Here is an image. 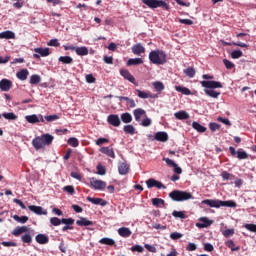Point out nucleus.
Segmentation results:
<instances>
[{
  "instance_id": "nucleus-31",
  "label": "nucleus",
  "mask_w": 256,
  "mask_h": 256,
  "mask_svg": "<svg viewBox=\"0 0 256 256\" xmlns=\"http://www.w3.org/2000/svg\"><path fill=\"white\" fill-rule=\"evenodd\" d=\"M144 64V60L141 58H131L129 60H126V66H138Z\"/></svg>"
},
{
  "instance_id": "nucleus-32",
  "label": "nucleus",
  "mask_w": 256,
  "mask_h": 256,
  "mask_svg": "<svg viewBox=\"0 0 256 256\" xmlns=\"http://www.w3.org/2000/svg\"><path fill=\"white\" fill-rule=\"evenodd\" d=\"M174 118L180 121L189 120V113H185V111H177L174 113Z\"/></svg>"
},
{
  "instance_id": "nucleus-27",
  "label": "nucleus",
  "mask_w": 256,
  "mask_h": 256,
  "mask_svg": "<svg viewBox=\"0 0 256 256\" xmlns=\"http://www.w3.org/2000/svg\"><path fill=\"white\" fill-rule=\"evenodd\" d=\"M34 241L40 245L48 244V236H45V234H37V236H34Z\"/></svg>"
},
{
  "instance_id": "nucleus-38",
  "label": "nucleus",
  "mask_w": 256,
  "mask_h": 256,
  "mask_svg": "<svg viewBox=\"0 0 256 256\" xmlns=\"http://www.w3.org/2000/svg\"><path fill=\"white\" fill-rule=\"evenodd\" d=\"M38 119H43L46 122H54L57 121V119H60L57 115H47V116H40Z\"/></svg>"
},
{
  "instance_id": "nucleus-23",
  "label": "nucleus",
  "mask_w": 256,
  "mask_h": 256,
  "mask_svg": "<svg viewBox=\"0 0 256 256\" xmlns=\"http://www.w3.org/2000/svg\"><path fill=\"white\" fill-rule=\"evenodd\" d=\"M118 174L120 175H126L129 174V164H126L124 162H120L118 164Z\"/></svg>"
},
{
  "instance_id": "nucleus-11",
  "label": "nucleus",
  "mask_w": 256,
  "mask_h": 256,
  "mask_svg": "<svg viewBox=\"0 0 256 256\" xmlns=\"http://www.w3.org/2000/svg\"><path fill=\"white\" fill-rule=\"evenodd\" d=\"M108 125H111L114 128L120 127V123H123V120L117 119V114L108 115L106 118Z\"/></svg>"
},
{
  "instance_id": "nucleus-2",
  "label": "nucleus",
  "mask_w": 256,
  "mask_h": 256,
  "mask_svg": "<svg viewBox=\"0 0 256 256\" xmlns=\"http://www.w3.org/2000/svg\"><path fill=\"white\" fill-rule=\"evenodd\" d=\"M201 205H207V207L218 209L221 207L236 208V202L232 200L221 201L218 199H204L201 201Z\"/></svg>"
},
{
  "instance_id": "nucleus-43",
  "label": "nucleus",
  "mask_w": 256,
  "mask_h": 256,
  "mask_svg": "<svg viewBox=\"0 0 256 256\" xmlns=\"http://www.w3.org/2000/svg\"><path fill=\"white\" fill-rule=\"evenodd\" d=\"M223 45L225 46H236V47H240V48H248V45H246L245 43L242 42H223Z\"/></svg>"
},
{
  "instance_id": "nucleus-17",
  "label": "nucleus",
  "mask_w": 256,
  "mask_h": 256,
  "mask_svg": "<svg viewBox=\"0 0 256 256\" xmlns=\"http://www.w3.org/2000/svg\"><path fill=\"white\" fill-rule=\"evenodd\" d=\"M153 140H156L161 143L168 142V133L165 132H156L155 135H153Z\"/></svg>"
},
{
  "instance_id": "nucleus-48",
  "label": "nucleus",
  "mask_w": 256,
  "mask_h": 256,
  "mask_svg": "<svg viewBox=\"0 0 256 256\" xmlns=\"http://www.w3.org/2000/svg\"><path fill=\"white\" fill-rule=\"evenodd\" d=\"M39 81H41L39 75H31L30 80H28V83H30L31 85H37L39 84Z\"/></svg>"
},
{
  "instance_id": "nucleus-28",
  "label": "nucleus",
  "mask_w": 256,
  "mask_h": 256,
  "mask_svg": "<svg viewBox=\"0 0 256 256\" xmlns=\"http://www.w3.org/2000/svg\"><path fill=\"white\" fill-rule=\"evenodd\" d=\"M135 92H137V96L140 99H156V95H152L150 93L141 91V90H135Z\"/></svg>"
},
{
  "instance_id": "nucleus-46",
  "label": "nucleus",
  "mask_w": 256,
  "mask_h": 256,
  "mask_svg": "<svg viewBox=\"0 0 256 256\" xmlns=\"http://www.w3.org/2000/svg\"><path fill=\"white\" fill-rule=\"evenodd\" d=\"M100 244L106 246H114V240L111 238H101Z\"/></svg>"
},
{
  "instance_id": "nucleus-24",
  "label": "nucleus",
  "mask_w": 256,
  "mask_h": 256,
  "mask_svg": "<svg viewBox=\"0 0 256 256\" xmlns=\"http://www.w3.org/2000/svg\"><path fill=\"white\" fill-rule=\"evenodd\" d=\"M132 119H135L132 115H129V113H122L118 115V120L123 121V124H129L132 123Z\"/></svg>"
},
{
  "instance_id": "nucleus-64",
  "label": "nucleus",
  "mask_w": 256,
  "mask_h": 256,
  "mask_svg": "<svg viewBox=\"0 0 256 256\" xmlns=\"http://www.w3.org/2000/svg\"><path fill=\"white\" fill-rule=\"evenodd\" d=\"M64 192H67V194L73 195L75 194V189L72 188V186H64Z\"/></svg>"
},
{
  "instance_id": "nucleus-42",
  "label": "nucleus",
  "mask_w": 256,
  "mask_h": 256,
  "mask_svg": "<svg viewBox=\"0 0 256 256\" xmlns=\"http://www.w3.org/2000/svg\"><path fill=\"white\" fill-rule=\"evenodd\" d=\"M58 62H61V64H64V65L72 64V57H69V56L58 57Z\"/></svg>"
},
{
  "instance_id": "nucleus-58",
  "label": "nucleus",
  "mask_w": 256,
  "mask_h": 256,
  "mask_svg": "<svg viewBox=\"0 0 256 256\" xmlns=\"http://www.w3.org/2000/svg\"><path fill=\"white\" fill-rule=\"evenodd\" d=\"M242 57V51L234 50L231 52V59H239Z\"/></svg>"
},
{
  "instance_id": "nucleus-14",
  "label": "nucleus",
  "mask_w": 256,
  "mask_h": 256,
  "mask_svg": "<svg viewBox=\"0 0 256 256\" xmlns=\"http://www.w3.org/2000/svg\"><path fill=\"white\" fill-rule=\"evenodd\" d=\"M10 88H13V82L7 79H1L0 81V90L1 92L10 91Z\"/></svg>"
},
{
  "instance_id": "nucleus-52",
  "label": "nucleus",
  "mask_w": 256,
  "mask_h": 256,
  "mask_svg": "<svg viewBox=\"0 0 256 256\" xmlns=\"http://www.w3.org/2000/svg\"><path fill=\"white\" fill-rule=\"evenodd\" d=\"M222 180H235V176H233V174L227 173V171H222Z\"/></svg>"
},
{
  "instance_id": "nucleus-22",
  "label": "nucleus",
  "mask_w": 256,
  "mask_h": 256,
  "mask_svg": "<svg viewBox=\"0 0 256 256\" xmlns=\"http://www.w3.org/2000/svg\"><path fill=\"white\" fill-rule=\"evenodd\" d=\"M23 233H28V226H18L13 228V237H19V235H22Z\"/></svg>"
},
{
  "instance_id": "nucleus-16",
  "label": "nucleus",
  "mask_w": 256,
  "mask_h": 256,
  "mask_svg": "<svg viewBox=\"0 0 256 256\" xmlns=\"http://www.w3.org/2000/svg\"><path fill=\"white\" fill-rule=\"evenodd\" d=\"M120 76H122L126 81H129V83L135 84V77L129 73V70L120 69Z\"/></svg>"
},
{
  "instance_id": "nucleus-18",
  "label": "nucleus",
  "mask_w": 256,
  "mask_h": 256,
  "mask_svg": "<svg viewBox=\"0 0 256 256\" xmlns=\"http://www.w3.org/2000/svg\"><path fill=\"white\" fill-rule=\"evenodd\" d=\"M45 121L43 118H38L37 115H27L25 116V122H28V124H37V123H43Z\"/></svg>"
},
{
  "instance_id": "nucleus-54",
  "label": "nucleus",
  "mask_w": 256,
  "mask_h": 256,
  "mask_svg": "<svg viewBox=\"0 0 256 256\" xmlns=\"http://www.w3.org/2000/svg\"><path fill=\"white\" fill-rule=\"evenodd\" d=\"M75 222H77V220H74L72 218H62L61 219V223L67 226H70L72 224H74Z\"/></svg>"
},
{
  "instance_id": "nucleus-40",
  "label": "nucleus",
  "mask_w": 256,
  "mask_h": 256,
  "mask_svg": "<svg viewBox=\"0 0 256 256\" xmlns=\"http://www.w3.org/2000/svg\"><path fill=\"white\" fill-rule=\"evenodd\" d=\"M225 247H228V249H231L232 252L239 251V246H236L233 243V240H228L225 242Z\"/></svg>"
},
{
  "instance_id": "nucleus-30",
  "label": "nucleus",
  "mask_w": 256,
  "mask_h": 256,
  "mask_svg": "<svg viewBox=\"0 0 256 256\" xmlns=\"http://www.w3.org/2000/svg\"><path fill=\"white\" fill-rule=\"evenodd\" d=\"M16 79H19V81L28 80V69H22L16 72Z\"/></svg>"
},
{
  "instance_id": "nucleus-26",
  "label": "nucleus",
  "mask_w": 256,
  "mask_h": 256,
  "mask_svg": "<svg viewBox=\"0 0 256 256\" xmlns=\"http://www.w3.org/2000/svg\"><path fill=\"white\" fill-rule=\"evenodd\" d=\"M74 224H76V226H79V227H87V226H93V221H90V220H87V218L81 217Z\"/></svg>"
},
{
  "instance_id": "nucleus-63",
  "label": "nucleus",
  "mask_w": 256,
  "mask_h": 256,
  "mask_svg": "<svg viewBox=\"0 0 256 256\" xmlns=\"http://www.w3.org/2000/svg\"><path fill=\"white\" fill-rule=\"evenodd\" d=\"M222 64H225V69H228V70L233 69V63L227 59H223Z\"/></svg>"
},
{
  "instance_id": "nucleus-49",
  "label": "nucleus",
  "mask_w": 256,
  "mask_h": 256,
  "mask_svg": "<svg viewBox=\"0 0 256 256\" xmlns=\"http://www.w3.org/2000/svg\"><path fill=\"white\" fill-rule=\"evenodd\" d=\"M171 216L177 219H185V213L183 211H173L171 212Z\"/></svg>"
},
{
  "instance_id": "nucleus-5",
  "label": "nucleus",
  "mask_w": 256,
  "mask_h": 256,
  "mask_svg": "<svg viewBox=\"0 0 256 256\" xmlns=\"http://www.w3.org/2000/svg\"><path fill=\"white\" fill-rule=\"evenodd\" d=\"M168 198H170L171 201H174V202H183V201H189L193 199V197L191 196V193L181 191V190L171 191V193H168Z\"/></svg>"
},
{
  "instance_id": "nucleus-25",
  "label": "nucleus",
  "mask_w": 256,
  "mask_h": 256,
  "mask_svg": "<svg viewBox=\"0 0 256 256\" xmlns=\"http://www.w3.org/2000/svg\"><path fill=\"white\" fill-rule=\"evenodd\" d=\"M118 101L126 102V107L129 109L135 108V100H132V98L118 96Z\"/></svg>"
},
{
  "instance_id": "nucleus-1",
  "label": "nucleus",
  "mask_w": 256,
  "mask_h": 256,
  "mask_svg": "<svg viewBox=\"0 0 256 256\" xmlns=\"http://www.w3.org/2000/svg\"><path fill=\"white\" fill-rule=\"evenodd\" d=\"M201 87L204 89V95L212 99H218V96L221 95L220 92L213 89H221V82L216 81H201Z\"/></svg>"
},
{
  "instance_id": "nucleus-20",
  "label": "nucleus",
  "mask_w": 256,
  "mask_h": 256,
  "mask_svg": "<svg viewBox=\"0 0 256 256\" xmlns=\"http://www.w3.org/2000/svg\"><path fill=\"white\" fill-rule=\"evenodd\" d=\"M144 51V46H142L141 43L132 45V55L141 56V54H144Z\"/></svg>"
},
{
  "instance_id": "nucleus-33",
  "label": "nucleus",
  "mask_w": 256,
  "mask_h": 256,
  "mask_svg": "<svg viewBox=\"0 0 256 256\" xmlns=\"http://www.w3.org/2000/svg\"><path fill=\"white\" fill-rule=\"evenodd\" d=\"M100 153H103V155L108 156V158L114 159V150L111 147L100 148Z\"/></svg>"
},
{
  "instance_id": "nucleus-47",
  "label": "nucleus",
  "mask_w": 256,
  "mask_h": 256,
  "mask_svg": "<svg viewBox=\"0 0 256 256\" xmlns=\"http://www.w3.org/2000/svg\"><path fill=\"white\" fill-rule=\"evenodd\" d=\"M153 89H155L156 92H162V90H165V85L162 84V82H153Z\"/></svg>"
},
{
  "instance_id": "nucleus-8",
  "label": "nucleus",
  "mask_w": 256,
  "mask_h": 256,
  "mask_svg": "<svg viewBox=\"0 0 256 256\" xmlns=\"http://www.w3.org/2000/svg\"><path fill=\"white\" fill-rule=\"evenodd\" d=\"M89 187L97 191H102V189H105V187L108 186H106L105 182L102 180H97L96 178H89Z\"/></svg>"
},
{
  "instance_id": "nucleus-13",
  "label": "nucleus",
  "mask_w": 256,
  "mask_h": 256,
  "mask_svg": "<svg viewBox=\"0 0 256 256\" xmlns=\"http://www.w3.org/2000/svg\"><path fill=\"white\" fill-rule=\"evenodd\" d=\"M34 53H37L32 55L34 59H39L41 57H48V55H50V52H48V48H34Z\"/></svg>"
},
{
  "instance_id": "nucleus-37",
  "label": "nucleus",
  "mask_w": 256,
  "mask_h": 256,
  "mask_svg": "<svg viewBox=\"0 0 256 256\" xmlns=\"http://www.w3.org/2000/svg\"><path fill=\"white\" fill-rule=\"evenodd\" d=\"M1 118H4V120L7 121H16V119H19V116H16V114L13 113H3V116Z\"/></svg>"
},
{
  "instance_id": "nucleus-41",
  "label": "nucleus",
  "mask_w": 256,
  "mask_h": 256,
  "mask_svg": "<svg viewBox=\"0 0 256 256\" xmlns=\"http://www.w3.org/2000/svg\"><path fill=\"white\" fill-rule=\"evenodd\" d=\"M183 74L186 75V77H189V78H195V68H186V69H183Z\"/></svg>"
},
{
  "instance_id": "nucleus-21",
  "label": "nucleus",
  "mask_w": 256,
  "mask_h": 256,
  "mask_svg": "<svg viewBox=\"0 0 256 256\" xmlns=\"http://www.w3.org/2000/svg\"><path fill=\"white\" fill-rule=\"evenodd\" d=\"M86 200H88V202H90L91 204L102 206V207H105V205H108V202L103 200L102 198L88 197V198H86Z\"/></svg>"
},
{
  "instance_id": "nucleus-29",
  "label": "nucleus",
  "mask_w": 256,
  "mask_h": 256,
  "mask_svg": "<svg viewBox=\"0 0 256 256\" xmlns=\"http://www.w3.org/2000/svg\"><path fill=\"white\" fill-rule=\"evenodd\" d=\"M118 235L122 238H129V236H132V231L126 227L118 228Z\"/></svg>"
},
{
  "instance_id": "nucleus-39",
  "label": "nucleus",
  "mask_w": 256,
  "mask_h": 256,
  "mask_svg": "<svg viewBox=\"0 0 256 256\" xmlns=\"http://www.w3.org/2000/svg\"><path fill=\"white\" fill-rule=\"evenodd\" d=\"M123 133H126V135H135V127L132 125L123 126Z\"/></svg>"
},
{
  "instance_id": "nucleus-3",
  "label": "nucleus",
  "mask_w": 256,
  "mask_h": 256,
  "mask_svg": "<svg viewBox=\"0 0 256 256\" xmlns=\"http://www.w3.org/2000/svg\"><path fill=\"white\" fill-rule=\"evenodd\" d=\"M54 140V137L49 134H43L31 140V146L34 147V150L39 151L40 149L45 148L46 146L51 145V141Z\"/></svg>"
},
{
  "instance_id": "nucleus-15",
  "label": "nucleus",
  "mask_w": 256,
  "mask_h": 256,
  "mask_svg": "<svg viewBox=\"0 0 256 256\" xmlns=\"http://www.w3.org/2000/svg\"><path fill=\"white\" fill-rule=\"evenodd\" d=\"M147 115V112L144 111V109L138 108L135 110H132V114H129V116H132L135 118V122H138L141 117H144Z\"/></svg>"
},
{
  "instance_id": "nucleus-44",
  "label": "nucleus",
  "mask_w": 256,
  "mask_h": 256,
  "mask_svg": "<svg viewBox=\"0 0 256 256\" xmlns=\"http://www.w3.org/2000/svg\"><path fill=\"white\" fill-rule=\"evenodd\" d=\"M150 203H152L153 207H160L162 205H165V200L153 198L152 200H150Z\"/></svg>"
},
{
  "instance_id": "nucleus-51",
  "label": "nucleus",
  "mask_w": 256,
  "mask_h": 256,
  "mask_svg": "<svg viewBox=\"0 0 256 256\" xmlns=\"http://www.w3.org/2000/svg\"><path fill=\"white\" fill-rule=\"evenodd\" d=\"M78 49L87 50V47H84V46L75 47L72 45H64V51H73V50H78Z\"/></svg>"
},
{
  "instance_id": "nucleus-45",
  "label": "nucleus",
  "mask_w": 256,
  "mask_h": 256,
  "mask_svg": "<svg viewBox=\"0 0 256 256\" xmlns=\"http://www.w3.org/2000/svg\"><path fill=\"white\" fill-rule=\"evenodd\" d=\"M192 129H195V131H198V133L206 132V128L197 122H192Z\"/></svg>"
},
{
  "instance_id": "nucleus-55",
  "label": "nucleus",
  "mask_w": 256,
  "mask_h": 256,
  "mask_svg": "<svg viewBox=\"0 0 256 256\" xmlns=\"http://www.w3.org/2000/svg\"><path fill=\"white\" fill-rule=\"evenodd\" d=\"M49 224H52V226H60V224H62V222H60V219L57 217H52L49 219Z\"/></svg>"
},
{
  "instance_id": "nucleus-10",
  "label": "nucleus",
  "mask_w": 256,
  "mask_h": 256,
  "mask_svg": "<svg viewBox=\"0 0 256 256\" xmlns=\"http://www.w3.org/2000/svg\"><path fill=\"white\" fill-rule=\"evenodd\" d=\"M144 184L147 185V189H150V188L165 189V185H163L162 182H159L153 178L147 179V181L144 182Z\"/></svg>"
},
{
  "instance_id": "nucleus-4",
  "label": "nucleus",
  "mask_w": 256,
  "mask_h": 256,
  "mask_svg": "<svg viewBox=\"0 0 256 256\" xmlns=\"http://www.w3.org/2000/svg\"><path fill=\"white\" fill-rule=\"evenodd\" d=\"M147 59L150 60V64L153 65H165L168 60H166L165 52L162 50H153L150 51V54L147 55Z\"/></svg>"
},
{
  "instance_id": "nucleus-12",
  "label": "nucleus",
  "mask_w": 256,
  "mask_h": 256,
  "mask_svg": "<svg viewBox=\"0 0 256 256\" xmlns=\"http://www.w3.org/2000/svg\"><path fill=\"white\" fill-rule=\"evenodd\" d=\"M229 153H231V157H237V159L245 160L248 159V154L243 151H236L233 147H228Z\"/></svg>"
},
{
  "instance_id": "nucleus-50",
  "label": "nucleus",
  "mask_w": 256,
  "mask_h": 256,
  "mask_svg": "<svg viewBox=\"0 0 256 256\" xmlns=\"http://www.w3.org/2000/svg\"><path fill=\"white\" fill-rule=\"evenodd\" d=\"M129 251H132V253H144V248L141 245H134L129 248Z\"/></svg>"
},
{
  "instance_id": "nucleus-61",
  "label": "nucleus",
  "mask_w": 256,
  "mask_h": 256,
  "mask_svg": "<svg viewBox=\"0 0 256 256\" xmlns=\"http://www.w3.org/2000/svg\"><path fill=\"white\" fill-rule=\"evenodd\" d=\"M46 46L60 47V43L57 42V39H52V40H49V42L46 43Z\"/></svg>"
},
{
  "instance_id": "nucleus-56",
  "label": "nucleus",
  "mask_w": 256,
  "mask_h": 256,
  "mask_svg": "<svg viewBox=\"0 0 256 256\" xmlns=\"http://www.w3.org/2000/svg\"><path fill=\"white\" fill-rule=\"evenodd\" d=\"M243 228H246L247 231L256 233V225L255 224H244Z\"/></svg>"
},
{
  "instance_id": "nucleus-34",
  "label": "nucleus",
  "mask_w": 256,
  "mask_h": 256,
  "mask_svg": "<svg viewBox=\"0 0 256 256\" xmlns=\"http://www.w3.org/2000/svg\"><path fill=\"white\" fill-rule=\"evenodd\" d=\"M0 39H6V40L16 39V34H14L11 31H4L0 33Z\"/></svg>"
},
{
  "instance_id": "nucleus-36",
  "label": "nucleus",
  "mask_w": 256,
  "mask_h": 256,
  "mask_svg": "<svg viewBox=\"0 0 256 256\" xmlns=\"http://www.w3.org/2000/svg\"><path fill=\"white\" fill-rule=\"evenodd\" d=\"M13 221H16V223L19 224H25L28 222V216L13 215Z\"/></svg>"
},
{
  "instance_id": "nucleus-53",
  "label": "nucleus",
  "mask_w": 256,
  "mask_h": 256,
  "mask_svg": "<svg viewBox=\"0 0 256 256\" xmlns=\"http://www.w3.org/2000/svg\"><path fill=\"white\" fill-rule=\"evenodd\" d=\"M67 51H75L76 55L79 57L87 56V49L79 48L78 50H67Z\"/></svg>"
},
{
  "instance_id": "nucleus-9",
  "label": "nucleus",
  "mask_w": 256,
  "mask_h": 256,
  "mask_svg": "<svg viewBox=\"0 0 256 256\" xmlns=\"http://www.w3.org/2000/svg\"><path fill=\"white\" fill-rule=\"evenodd\" d=\"M162 161L165 162V165H167L170 168H174V174L180 175L183 174V169L177 166V163H174V160H171L169 158H162Z\"/></svg>"
},
{
  "instance_id": "nucleus-62",
  "label": "nucleus",
  "mask_w": 256,
  "mask_h": 256,
  "mask_svg": "<svg viewBox=\"0 0 256 256\" xmlns=\"http://www.w3.org/2000/svg\"><path fill=\"white\" fill-rule=\"evenodd\" d=\"M208 127H210V132L218 131V129L221 128V126L216 123H210L208 124Z\"/></svg>"
},
{
  "instance_id": "nucleus-35",
  "label": "nucleus",
  "mask_w": 256,
  "mask_h": 256,
  "mask_svg": "<svg viewBox=\"0 0 256 256\" xmlns=\"http://www.w3.org/2000/svg\"><path fill=\"white\" fill-rule=\"evenodd\" d=\"M174 91H177L185 96L191 95V91L189 90V88H185L183 86H174Z\"/></svg>"
},
{
  "instance_id": "nucleus-57",
  "label": "nucleus",
  "mask_w": 256,
  "mask_h": 256,
  "mask_svg": "<svg viewBox=\"0 0 256 256\" xmlns=\"http://www.w3.org/2000/svg\"><path fill=\"white\" fill-rule=\"evenodd\" d=\"M67 145H70V147H73V148L78 147V139H75V138L67 139Z\"/></svg>"
},
{
  "instance_id": "nucleus-7",
  "label": "nucleus",
  "mask_w": 256,
  "mask_h": 256,
  "mask_svg": "<svg viewBox=\"0 0 256 256\" xmlns=\"http://www.w3.org/2000/svg\"><path fill=\"white\" fill-rule=\"evenodd\" d=\"M144 3V8H150V9H156V8H162L165 11H168V3L165 1H144L141 2Z\"/></svg>"
},
{
  "instance_id": "nucleus-60",
  "label": "nucleus",
  "mask_w": 256,
  "mask_h": 256,
  "mask_svg": "<svg viewBox=\"0 0 256 256\" xmlns=\"http://www.w3.org/2000/svg\"><path fill=\"white\" fill-rule=\"evenodd\" d=\"M170 238L171 240H174V241L180 240V238H183V234H180L178 232H173L170 234Z\"/></svg>"
},
{
  "instance_id": "nucleus-19",
  "label": "nucleus",
  "mask_w": 256,
  "mask_h": 256,
  "mask_svg": "<svg viewBox=\"0 0 256 256\" xmlns=\"http://www.w3.org/2000/svg\"><path fill=\"white\" fill-rule=\"evenodd\" d=\"M198 221H200L201 223H196L195 226L201 229L208 228L209 225H212V221L206 217H201L200 219H198Z\"/></svg>"
},
{
  "instance_id": "nucleus-6",
  "label": "nucleus",
  "mask_w": 256,
  "mask_h": 256,
  "mask_svg": "<svg viewBox=\"0 0 256 256\" xmlns=\"http://www.w3.org/2000/svg\"><path fill=\"white\" fill-rule=\"evenodd\" d=\"M13 203H16V205H19V208L28 209V211H31V213H34L36 215H47V212L43 210V207L33 206V205L26 207L25 204L22 203V200H19V199H13Z\"/></svg>"
},
{
  "instance_id": "nucleus-59",
  "label": "nucleus",
  "mask_w": 256,
  "mask_h": 256,
  "mask_svg": "<svg viewBox=\"0 0 256 256\" xmlns=\"http://www.w3.org/2000/svg\"><path fill=\"white\" fill-rule=\"evenodd\" d=\"M21 240H22V243L31 244V241H32L31 234L22 235Z\"/></svg>"
}]
</instances>
